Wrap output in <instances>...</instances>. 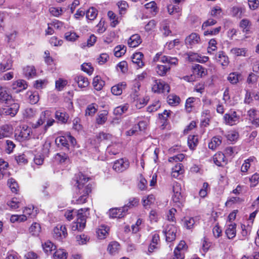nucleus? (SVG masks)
Wrapping results in <instances>:
<instances>
[{"mask_svg": "<svg viewBox=\"0 0 259 259\" xmlns=\"http://www.w3.org/2000/svg\"><path fill=\"white\" fill-rule=\"evenodd\" d=\"M125 87L126 83L125 82L118 83L112 87L111 91L113 95L118 96L122 94V91L125 89Z\"/></svg>", "mask_w": 259, "mask_h": 259, "instance_id": "26", "label": "nucleus"}, {"mask_svg": "<svg viewBox=\"0 0 259 259\" xmlns=\"http://www.w3.org/2000/svg\"><path fill=\"white\" fill-rule=\"evenodd\" d=\"M27 95L29 96L30 102L31 104H34L39 100V96L37 92H28Z\"/></svg>", "mask_w": 259, "mask_h": 259, "instance_id": "55", "label": "nucleus"}, {"mask_svg": "<svg viewBox=\"0 0 259 259\" xmlns=\"http://www.w3.org/2000/svg\"><path fill=\"white\" fill-rule=\"evenodd\" d=\"M74 80L78 84V87L80 88H85L89 84L88 78L82 75L75 76Z\"/></svg>", "mask_w": 259, "mask_h": 259, "instance_id": "19", "label": "nucleus"}, {"mask_svg": "<svg viewBox=\"0 0 259 259\" xmlns=\"http://www.w3.org/2000/svg\"><path fill=\"white\" fill-rule=\"evenodd\" d=\"M130 166L129 161L124 158L116 160L113 165V168L118 172H121L127 169Z\"/></svg>", "mask_w": 259, "mask_h": 259, "instance_id": "7", "label": "nucleus"}, {"mask_svg": "<svg viewBox=\"0 0 259 259\" xmlns=\"http://www.w3.org/2000/svg\"><path fill=\"white\" fill-rule=\"evenodd\" d=\"M41 227L40 225L37 223H33L29 229V232L34 236H37L40 232Z\"/></svg>", "mask_w": 259, "mask_h": 259, "instance_id": "38", "label": "nucleus"}, {"mask_svg": "<svg viewBox=\"0 0 259 259\" xmlns=\"http://www.w3.org/2000/svg\"><path fill=\"white\" fill-rule=\"evenodd\" d=\"M28 87L26 81L23 79H18L12 84V89L18 93L27 89Z\"/></svg>", "mask_w": 259, "mask_h": 259, "instance_id": "12", "label": "nucleus"}, {"mask_svg": "<svg viewBox=\"0 0 259 259\" xmlns=\"http://www.w3.org/2000/svg\"><path fill=\"white\" fill-rule=\"evenodd\" d=\"M109 228L107 226L102 225L96 231L98 237L99 239H102L106 237L108 234Z\"/></svg>", "mask_w": 259, "mask_h": 259, "instance_id": "25", "label": "nucleus"}, {"mask_svg": "<svg viewBox=\"0 0 259 259\" xmlns=\"http://www.w3.org/2000/svg\"><path fill=\"white\" fill-rule=\"evenodd\" d=\"M53 257L55 259H66L67 253L63 249H59L55 252Z\"/></svg>", "mask_w": 259, "mask_h": 259, "instance_id": "52", "label": "nucleus"}, {"mask_svg": "<svg viewBox=\"0 0 259 259\" xmlns=\"http://www.w3.org/2000/svg\"><path fill=\"white\" fill-rule=\"evenodd\" d=\"M128 106L127 104L121 105L115 108L114 110V113L116 115H120L125 113L128 109Z\"/></svg>", "mask_w": 259, "mask_h": 259, "instance_id": "54", "label": "nucleus"}, {"mask_svg": "<svg viewBox=\"0 0 259 259\" xmlns=\"http://www.w3.org/2000/svg\"><path fill=\"white\" fill-rule=\"evenodd\" d=\"M120 249V244L116 241L111 242L108 246V250L112 255L118 253Z\"/></svg>", "mask_w": 259, "mask_h": 259, "instance_id": "28", "label": "nucleus"}, {"mask_svg": "<svg viewBox=\"0 0 259 259\" xmlns=\"http://www.w3.org/2000/svg\"><path fill=\"white\" fill-rule=\"evenodd\" d=\"M209 58L207 56L200 57L197 54H194L189 56V60L193 61L194 60L200 63H205L207 62Z\"/></svg>", "mask_w": 259, "mask_h": 259, "instance_id": "37", "label": "nucleus"}, {"mask_svg": "<svg viewBox=\"0 0 259 259\" xmlns=\"http://www.w3.org/2000/svg\"><path fill=\"white\" fill-rule=\"evenodd\" d=\"M98 106L94 103L89 105L85 110V115L93 116L97 111Z\"/></svg>", "mask_w": 259, "mask_h": 259, "instance_id": "44", "label": "nucleus"}, {"mask_svg": "<svg viewBox=\"0 0 259 259\" xmlns=\"http://www.w3.org/2000/svg\"><path fill=\"white\" fill-rule=\"evenodd\" d=\"M67 235V229L65 226L58 225L53 230L54 237L59 240L65 238Z\"/></svg>", "mask_w": 259, "mask_h": 259, "instance_id": "9", "label": "nucleus"}, {"mask_svg": "<svg viewBox=\"0 0 259 259\" xmlns=\"http://www.w3.org/2000/svg\"><path fill=\"white\" fill-rule=\"evenodd\" d=\"M32 133L33 132L30 127L26 125H23L15 131V136L17 140L23 141L28 139L30 134Z\"/></svg>", "mask_w": 259, "mask_h": 259, "instance_id": "3", "label": "nucleus"}, {"mask_svg": "<svg viewBox=\"0 0 259 259\" xmlns=\"http://www.w3.org/2000/svg\"><path fill=\"white\" fill-rule=\"evenodd\" d=\"M198 144V139L197 136L190 135L188 138V144L190 149L193 150L195 149Z\"/></svg>", "mask_w": 259, "mask_h": 259, "instance_id": "41", "label": "nucleus"}, {"mask_svg": "<svg viewBox=\"0 0 259 259\" xmlns=\"http://www.w3.org/2000/svg\"><path fill=\"white\" fill-rule=\"evenodd\" d=\"M125 208H114L110 209L109 216L112 218H122L125 215Z\"/></svg>", "mask_w": 259, "mask_h": 259, "instance_id": "16", "label": "nucleus"}, {"mask_svg": "<svg viewBox=\"0 0 259 259\" xmlns=\"http://www.w3.org/2000/svg\"><path fill=\"white\" fill-rule=\"evenodd\" d=\"M89 209L88 208H81L78 210L76 222L72 226L73 231H82L85 227L86 219L89 215Z\"/></svg>", "mask_w": 259, "mask_h": 259, "instance_id": "2", "label": "nucleus"}, {"mask_svg": "<svg viewBox=\"0 0 259 259\" xmlns=\"http://www.w3.org/2000/svg\"><path fill=\"white\" fill-rule=\"evenodd\" d=\"M56 88L59 90L61 91L67 85V81L62 78H59L56 81Z\"/></svg>", "mask_w": 259, "mask_h": 259, "instance_id": "58", "label": "nucleus"}, {"mask_svg": "<svg viewBox=\"0 0 259 259\" xmlns=\"http://www.w3.org/2000/svg\"><path fill=\"white\" fill-rule=\"evenodd\" d=\"M247 51V49L245 48H233L231 50L230 52L236 57H245L246 56Z\"/></svg>", "mask_w": 259, "mask_h": 259, "instance_id": "34", "label": "nucleus"}, {"mask_svg": "<svg viewBox=\"0 0 259 259\" xmlns=\"http://www.w3.org/2000/svg\"><path fill=\"white\" fill-rule=\"evenodd\" d=\"M55 143L58 146H62L67 150H69V144L67 135L66 136H60L55 139Z\"/></svg>", "mask_w": 259, "mask_h": 259, "instance_id": "21", "label": "nucleus"}, {"mask_svg": "<svg viewBox=\"0 0 259 259\" xmlns=\"http://www.w3.org/2000/svg\"><path fill=\"white\" fill-rule=\"evenodd\" d=\"M251 23L250 21L246 19H242L240 23V27L243 29V31L247 33L249 31Z\"/></svg>", "mask_w": 259, "mask_h": 259, "instance_id": "45", "label": "nucleus"}, {"mask_svg": "<svg viewBox=\"0 0 259 259\" xmlns=\"http://www.w3.org/2000/svg\"><path fill=\"white\" fill-rule=\"evenodd\" d=\"M44 250L46 253L51 252L52 250L56 249V246L51 241H47L42 245Z\"/></svg>", "mask_w": 259, "mask_h": 259, "instance_id": "51", "label": "nucleus"}, {"mask_svg": "<svg viewBox=\"0 0 259 259\" xmlns=\"http://www.w3.org/2000/svg\"><path fill=\"white\" fill-rule=\"evenodd\" d=\"M105 82L101 79L100 76L97 75L93 78V85L96 90H101Z\"/></svg>", "mask_w": 259, "mask_h": 259, "instance_id": "24", "label": "nucleus"}, {"mask_svg": "<svg viewBox=\"0 0 259 259\" xmlns=\"http://www.w3.org/2000/svg\"><path fill=\"white\" fill-rule=\"evenodd\" d=\"M193 73L197 74L200 77L205 76L207 73V69L199 64H196L193 66Z\"/></svg>", "mask_w": 259, "mask_h": 259, "instance_id": "23", "label": "nucleus"}, {"mask_svg": "<svg viewBox=\"0 0 259 259\" xmlns=\"http://www.w3.org/2000/svg\"><path fill=\"white\" fill-rule=\"evenodd\" d=\"M142 42L140 36L136 34L132 35L128 40L129 47L135 48L138 47Z\"/></svg>", "mask_w": 259, "mask_h": 259, "instance_id": "20", "label": "nucleus"}, {"mask_svg": "<svg viewBox=\"0 0 259 259\" xmlns=\"http://www.w3.org/2000/svg\"><path fill=\"white\" fill-rule=\"evenodd\" d=\"M169 85L164 81L161 80H155L152 87V90L154 93H165L169 92Z\"/></svg>", "mask_w": 259, "mask_h": 259, "instance_id": "4", "label": "nucleus"}, {"mask_svg": "<svg viewBox=\"0 0 259 259\" xmlns=\"http://www.w3.org/2000/svg\"><path fill=\"white\" fill-rule=\"evenodd\" d=\"M214 163L218 166H222L227 163L225 154L221 152H218L213 156Z\"/></svg>", "mask_w": 259, "mask_h": 259, "instance_id": "14", "label": "nucleus"}, {"mask_svg": "<svg viewBox=\"0 0 259 259\" xmlns=\"http://www.w3.org/2000/svg\"><path fill=\"white\" fill-rule=\"evenodd\" d=\"M98 15L97 10L93 8H90L86 12V17L90 20H94Z\"/></svg>", "mask_w": 259, "mask_h": 259, "instance_id": "47", "label": "nucleus"}, {"mask_svg": "<svg viewBox=\"0 0 259 259\" xmlns=\"http://www.w3.org/2000/svg\"><path fill=\"white\" fill-rule=\"evenodd\" d=\"M11 134V132L8 125H4L0 127V139L8 137Z\"/></svg>", "mask_w": 259, "mask_h": 259, "instance_id": "36", "label": "nucleus"}, {"mask_svg": "<svg viewBox=\"0 0 259 259\" xmlns=\"http://www.w3.org/2000/svg\"><path fill=\"white\" fill-rule=\"evenodd\" d=\"M240 76L237 72H232L229 74L227 79L231 84H236L239 81Z\"/></svg>", "mask_w": 259, "mask_h": 259, "instance_id": "42", "label": "nucleus"}, {"mask_svg": "<svg viewBox=\"0 0 259 259\" xmlns=\"http://www.w3.org/2000/svg\"><path fill=\"white\" fill-rule=\"evenodd\" d=\"M23 73L26 77L29 78L36 75V70L34 66H27L24 68Z\"/></svg>", "mask_w": 259, "mask_h": 259, "instance_id": "32", "label": "nucleus"}, {"mask_svg": "<svg viewBox=\"0 0 259 259\" xmlns=\"http://www.w3.org/2000/svg\"><path fill=\"white\" fill-rule=\"evenodd\" d=\"M170 69V67L169 65H157L156 67V71L160 76H164Z\"/></svg>", "mask_w": 259, "mask_h": 259, "instance_id": "33", "label": "nucleus"}, {"mask_svg": "<svg viewBox=\"0 0 259 259\" xmlns=\"http://www.w3.org/2000/svg\"><path fill=\"white\" fill-rule=\"evenodd\" d=\"M48 111H45L41 112L39 119L35 123H32V127L35 130L40 125H42L46 120V116L48 114Z\"/></svg>", "mask_w": 259, "mask_h": 259, "instance_id": "31", "label": "nucleus"}, {"mask_svg": "<svg viewBox=\"0 0 259 259\" xmlns=\"http://www.w3.org/2000/svg\"><path fill=\"white\" fill-rule=\"evenodd\" d=\"M12 66V61L10 58H6L0 63V72H4L9 70Z\"/></svg>", "mask_w": 259, "mask_h": 259, "instance_id": "22", "label": "nucleus"}, {"mask_svg": "<svg viewBox=\"0 0 259 259\" xmlns=\"http://www.w3.org/2000/svg\"><path fill=\"white\" fill-rule=\"evenodd\" d=\"M117 5L119 9V14L121 15L125 14L128 8L127 3L124 1H120L117 3Z\"/></svg>", "mask_w": 259, "mask_h": 259, "instance_id": "35", "label": "nucleus"}, {"mask_svg": "<svg viewBox=\"0 0 259 259\" xmlns=\"http://www.w3.org/2000/svg\"><path fill=\"white\" fill-rule=\"evenodd\" d=\"M107 112L106 111H103L102 113H99L96 118V122L99 124H104L107 120Z\"/></svg>", "mask_w": 259, "mask_h": 259, "instance_id": "49", "label": "nucleus"}, {"mask_svg": "<svg viewBox=\"0 0 259 259\" xmlns=\"http://www.w3.org/2000/svg\"><path fill=\"white\" fill-rule=\"evenodd\" d=\"M255 159V158L254 157H250L246 159L241 166V171L243 172H246L251 165V162H253Z\"/></svg>", "mask_w": 259, "mask_h": 259, "instance_id": "43", "label": "nucleus"}, {"mask_svg": "<svg viewBox=\"0 0 259 259\" xmlns=\"http://www.w3.org/2000/svg\"><path fill=\"white\" fill-rule=\"evenodd\" d=\"M107 15L110 18V20H112L111 22V26L112 27H115L119 22L118 18L117 16L111 11H109L108 12Z\"/></svg>", "mask_w": 259, "mask_h": 259, "instance_id": "46", "label": "nucleus"}, {"mask_svg": "<svg viewBox=\"0 0 259 259\" xmlns=\"http://www.w3.org/2000/svg\"><path fill=\"white\" fill-rule=\"evenodd\" d=\"M154 200L155 197L153 195H148L146 198L143 199V204L144 207H147L154 203Z\"/></svg>", "mask_w": 259, "mask_h": 259, "instance_id": "59", "label": "nucleus"}, {"mask_svg": "<svg viewBox=\"0 0 259 259\" xmlns=\"http://www.w3.org/2000/svg\"><path fill=\"white\" fill-rule=\"evenodd\" d=\"M126 48L124 45H118L114 50V55L116 57H120L126 52Z\"/></svg>", "mask_w": 259, "mask_h": 259, "instance_id": "39", "label": "nucleus"}, {"mask_svg": "<svg viewBox=\"0 0 259 259\" xmlns=\"http://www.w3.org/2000/svg\"><path fill=\"white\" fill-rule=\"evenodd\" d=\"M231 13L233 17L240 18L242 17V9L241 8L234 7L232 9Z\"/></svg>", "mask_w": 259, "mask_h": 259, "instance_id": "62", "label": "nucleus"}, {"mask_svg": "<svg viewBox=\"0 0 259 259\" xmlns=\"http://www.w3.org/2000/svg\"><path fill=\"white\" fill-rule=\"evenodd\" d=\"M251 187H255L259 182V174L255 173L249 178Z\"/></svg>", "mask_w": 259, "mask_h": 259, "instance_id": "64", "label": "nucleus"}, {"mask_svg": "<svg viewBox=\"0 0 259 259\" xmlns=\"http://www.w3.org/2000/svg\"><path fill=\"white\" fill-rule=\"evenodd\" d=\"M8 104L7 107L4 109L5 113L7 115L11 116H15L18 111L19 109V105L18 103L15 102L12 99V101L6 103Z\"/></svg>", "mask_w": 259, "mask_h": 259, "instance_id": "10", "label": "nucleus"}, {"mask_svg": "<svg viewBox=\"0 0 259 259\" xmlns=\"http://www.w3.org/2000/svg\"><path fill=\"white\" fill-rule=\"evenodd\" d=\"M111 136V135L109 134L104 132H100L98 135H97L96 139L98 142H100L103 140H107L110 139Z\"/></svg>", "mask_w": 259, "mask_h": 259, "instance_id": "56", "label": "nucleus"}, {"mask_svg": "<svg viewBox=\"0 0 259 259\" xmlns=\"http://www.w3.org/2000/svg\"><path fill=\"white\" fill-rule=\"evenodd\" d=\"M12 96L6 88L0 85V102L8 103L12 101Z\"/></svg>", "mask_w": 259, "mask_h": 259, "instance_id": "13", "label": "nucleus"}, {"mask_svg": "<svg viewBox=\"0 0 259 259\" xmlns=\"http://www.w3.org/2000/svg\"><path fill=\"white\" fill-rule=\"evenodd\" d=\"M153 60L154 61H160L163 63H167L169 65H176L178 63V59L176 57L162 55L161 53L156 54Z\"/></svg>", "mask_w": 259, "mask_h": 259, "instance_id": "5", "label": "nucleus"}, {"mask_svg": "<svg viewBox=\"0 0 259 259\" xmlns=\"http://www.w3.org/2000/svg\"><path fill=\"white\" fill-rule=\"evenodd\" d=\"M217 41L214 38H212L209 41L207 47V52L208 54H211L213 53V52L217 50Z\"/></svg>", "mask_w": 259, "mask_h": 259, "instance_id": "48", "label": "nucleus"}, {"mask_svg": "<svg viewBox=\"0 0 259 259\" xmlns=\"http://www.w3.org/2000/svg\"><path fill=\"white\" fill-rule=\"evenodd\" d=\"M177 228L174 225H168L163 231L167 242H172L176 237Z\"/></svg>", "mask_w": 259, "mask_h": 259, "instance_id": "6", "label": "nucleus"}, {"mask_svg": "<svg viewBox=\"0 0 259 259\" xmlns=\"http://www.w3.org/2000/svg\"><path fill=\"white\" fill-rule=\"evenodd\" d=\"M184 169L182 163H177L172 168L171 175L173 177L177 178L180 175L183 174Z\"/></svg>", "mask_w": 259, "mask_h": 259, "instance_id": "29", "label": "nucleus"}, {"mask_svg": "<svg viewBox=\"0 0 259 259\" xmlns=\"http://www.w3.org/2000/svg\"><path fill=\"white\" fill-rule=\"evenodd\" d=\"M144 55L141 52H137L133 54L132 61L133 63L136 64L138 68H142L145 64L143 61Z\"/></svg>", "mask_w": 259, "mask_h": 259, "instance_id": "15", "label": "nucleus"}, {"mask_svg": "<svg viewBox=\"0 0 259 259\" xmlns=\"http://www.w3.org/2000/svg\"><path fill=\"white\" fill-rule=\"evenodd\" d=\"M201 39L199 35L196 33H192L185 39L186 45L188 47L192 48L196 45L199 44Z\"/></svg>", "mask_w": 259, "mask_h": 259, "instance_id": "11", "label": "nucleus"}, {"mask_svg": "<svg viewBox=\"0 0 259 259\" xmlns=\"http://www.w3.org/2000/svg\"><path fill=\"white\" fill-rule=\"evenodd\" d=\"M55 118L61 123H66L69 118V115L65 112L57 111L55 113Z\"/></svg>", "mask_w": 259, "mask_h": 259, "instance_id": "27", "label": "nucleus"}, {"mask_svg": "<svg viewBox=\"0 0 259 259\" xmlns=\"http://www.w3.org/2000/svg\"><path fill=\"white\" fill-rule=\"evenodd\" d=\"M21 202L19 201L18 198H13L10 201H8L7 204L12 209L15 210L20 207Z\"/></svg>", "mask_w": 259, "mask_h": 259, "instance_id": "40", "label": "nucleus"}, {"mask_svg": "<svg viewBox=\"0 0 259 259\" xmlns=\"http://www.w3.org/2000/svg\"><path fill=\"white\" fill-rule=\"evenodd\" d=\"M162 28L163 31V34L164 36H167L171 33V31L169 29V21L168 20H165L163 22Z\"/></svg>", "mask_w": 259, "mask_h": 259, "instance_id": "57", "label": "nucleus"}, {"mask_svg": "<svg viewBox=\"0 0 259 259\" xmlns=\"http://www.w3.org/2000/svg\"><path fill=\"white\" fill-rule=\"evenodd\" d=\"M195 222L193 218H186L184 222V226L187 229H191L193 228Z\"/></svg>", "mask_w": 259, "mask_h": 259, "instance_id": "53", "label": "nucleus"}, {"mask_svg": "<svg viewBox=\"0 0 259 259\" xmlns=\"http://www.w3.org/2000/svg\"><path fill=\"white\" fill-rule=\"evenodd\" d=\"M221 27L219 26L215 28L207 29L204 31V35H215L218 34L221 31Z\"/></svg>", "mask_w": 259, "mask_h": 259, "instance_id": "60", "label": "nucleus"}, {"mask_svg": "<svg viewBox=\"0 0 259 259\" xmlns=\"http://www.w3.org/2000/svg\"><path fill=\"white\" fill-rule=\"evenodd\" d=\"M139 202V199L136 198H130L128 202L123 207V208H125V212L127 211L128 208L137 206Z\"/></svg>", "mask_w": 259, "mask_h": 259, "instance_id": "50", "label": "nucleus"}, {"mask_svg": "<svg viewBox=\"0 0 259 259\" xmlns=\"http://www.w3.org/2000/svg\"><path fill=\"white\" fill-rule=\"evenodd\" d=\"M180 99L175 95H169L168 97V103L170 105H176L179 103Z\"/></svg>", "mask_w": 259, "mask_h": 259, "instance_id": "63", "label": "nucleus"}, {"mask_svg": "<svg viewBox=\"0 0 259 259\" xmlns=\"http://www.w3.org/2000/svg\"><path fill=\"white\" fill-rule=\"evenodd\" d=\"M160 107V103L159 101H154L153 104L147 107V111L153 112L157 111Z\"/></svg>", "mask_w": 259, "mask_h": 259, "instance_id": "61", "label": "nucleus"}, {"mask_svg": "<svg viewBox=\"0 0 259 259\" xmlns=\"http://www.w3.org/2000/svg\"><path fill=\"white\" fill-rule=\"evenodd\" d=\"M221 137L215 136L213 137L211 141L208 143V147L212 150H215L217 147L221 145L222 143Z\"/></svg>", "mask_w": 259, "mask_h": 259, "instance_id": "30", "label": "nucleus"}, {"mask_svg": "<svg viewBox=\"0 0 259 259\" xmlns=\"http://www.w3.org/2000/svg\"><path fill=\"white\" fill-rule=\"evenodd\" d=\"M90 178L81 172L75 175L74 180L76 183L75 192L76 196L73 197L72 202L74 204H81L85 203L89 194L92 190V186L90 184L86 185Z\"/></svg>", "mask_w": 259, "mask_h": 259, "instance_id": "1", "label": "nucleus"}, {"mask_svg": "<svg viewBox=\"0 0 259 259\" xmlns=\"http://www.w3.org/2000/svg\"><path fill=\"white\" fill-rule=\"evenodd\" d=\"M216 59L217 61L224 67H227L229 64V58L223 51L218 52V55L216 56Z\"/></svg>", "mask_w": 259, "mask_h": 259, "instance_id": "17", "label": "nucleus"}, {"mask_svg": "<svg viewBox=\"0 0 259 259\" xmlns=\"http://www.w3.org/2000/svg\"><path fill=\"white\" fill-rule=\"evenodd\" d=\"M236 224L231 223L227 226L225 233L227 237L230 239H233L236 235Z\"/></svg>", "mask_w": 259, "mask_h": 259, "instance_id": "18", "label": "nucleus"}, {"mask_svg": "<svg viewBox=\"0 0 259 259\" xmlns=\"http://www.w3.org/2000/svg\"><path fill=\"white\" fill-rule=\"evenodd\" d=\"M223 118L225 122L230 125H235L239 121V116L234 111H230L226 113Z\"/></svg>", "mask_w": 259, "mask_h": 259, "instance_id": "8", "label": "nucleus"}]
</instances>
